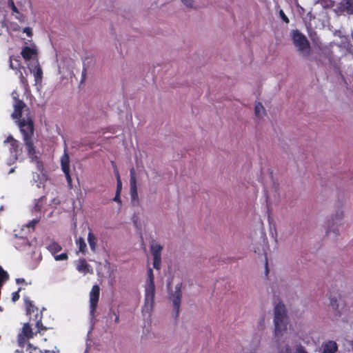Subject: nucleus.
<instances>
[{
  "label": "nucleus",
  "instance_id": "nucleus-19",
  "mask_svg": "<svg viewBox=\"0 0 353 353\" xmlns=\"http://www.w3.org/2000/svg\"><path fill=\"white\" fill-rule=\"evenodd\" d=\"M279 353H292V349L289 345H285L284 347L279 351ZM294 353H308L305 347L302 345L296 347Z\"/></svg>",
  "mask_w": 353,
  "mask_h": 353
},
{
  "label": "nucleus",
  "instance_id": "nucleus-2",
  "mask_svg": "<svg viewBox=\"0 0 353 353\" xmlns=\"http://www.w3.org/2000/svg\"><path fill=\"white\" fill-rule=\"evenodd\" d=\"M274 337L279 342L287 330L288 316L285 307L282 303H279L274 307Z\"/></svg>",
  "mask_w": 353,
  "mask_h": 353
},
{
  "label": "nucleus",
  "instance_id": "nucleus-3",
  "mask_svg": "<svg viewBox=\"0 0 353 353\" xmlns=\"http://www.w3.org/2000/svg\"><path fill=\"white\" fill-rule=\"evenodd\" d=\"M23 300L26 304V314L30 315V321L35 322L36 332L41 334L43 331H46L47 328L42 323V312H39V308L33 304L29 297L25 296Z\"/></svg>",
  "mask_w": 353,
  "mask_h": 353
},
{
  "label": "nucleus",
  "instance_id": "nucleus-21",
  "mask_svg": "<svg viewBox=\"0 0 353 353\" xmlns=\"http://www.w3.org/2000/svg\"><path fill=\"white\" fill-rule=\"evenodd\" d=\"M46 196H42L40 198H39L38 199H36L34 206V210L36 212H41L44 204L46 203Z\"/></svg>",
  "mask_w": 353,
  "mask_h": 353
},
{
  "label": "nucleus",
  "instance_id": "nucleus-42",
  "mask_svg": "<svg viewBox=\"0 0 353 353\" xmlns=\"http://www.w3.org/2000/svg\"><path fill=\"white\" fill-rule=\"evenodd\" d=\"M41 353H56L53 350H44V352H41L40 351ZM30 353H32V352H30Z\"/></svg>",
  "mask_w": 353,
  "mask_h": 353
},
{
  "label": "nucleus",
  "instance_id": "nucleus-45",
  "mask_svg": "<svg viewBox=\"0 0 353 353\" xmlns=\"http://www.w3.org/2000/svg\"><path fill=\"white\" fill-rule=\"evenodd\" d=\"M112 316H114V314H111V315H110V317H112Z\"/></svg>",
  "mask_w": 353,
  "mask_h": 353
},
{
  "label": "nucleus",
  "instance_id": "nucleus-39",
  "mask_svg": "<svg viewBox=\"0 0 353 353\" xmlns=\"http://www.w3.org/2000/svg\"><path fill=\"white\" fill-rule=\"evenodd\" d=\"M16 283L17 284H21V283H26L27 284V283L26 282L25 279L23 278H18V279H16Z\"/></svg>",
  "mask_w": 353,
  "mask_h": 353
},
{
  "label": "nucleus",
  "instance_id": "nucleus-27",
  "mask_svg": "<svg viewBox=\"0 0 353 353\" xmlns=\"http://www.w3.org/2000/svg\"><path fill=\"white\" fill-rule=\"evenodd\" d=\"M329 299L330 300V305L333 307L334 310H337L339 307V305L337 304V299L336 297H332L330 295Z\"/></svg>",
  "mask_w": 353,
  "mask_h": 353
},
{
  "label": "nucleus",
  "instance_id": "nucleus-22",
  "mask_svg": "<svg viewBox=\"0 0 353 353\" xmlns=\"http://www.w3.org/2000/svg\"><path fill=\"white\" fill-rule=\"evenodd\" d=\"M76 244L79 248V251L83 254H85L87 251V245L82 237H79L76 240Z\"/></svg>",
  "mask_w": 353,
  "mask_h": 353
},
{
  "label": "nucleus",
  "instance_id": "nucleus-33",
  "mask_svg": "<svg viewBox=\"0 0 353 353\" xmlns=\"http://www.w3.org/2000/svg\"><path fill=\"white\" fill-rule=\"evenodd\" d=\"M114 314V322L116 323H119V316L117 314L114 310H111L109 312V315Z\"/></svg>",
  "mask_w": 353,
  "mask_h": 353
},
{
  "label": "nucleus",
  "instance_id": "nucleus-26",
  "mask_svg": "<svg viewBox=\"0 0 353 353\" xmlns=\"http://www.w3.org/2000/svg\"><path fill=\"white\" fill-rule=\"evenodd\" d=\"M22 290H23V288H21V287H20V288H18V290H17V291H16V292H13V293L12 294V301L13 302H16L17 301H18V300L19 299V298H20L19 292H20Z\"/></svg>",
  "mask_w": 353,
  "mask_h": 353
},
{
  "label": "nucleus",
  "instance_id": "nucleus-32",
  "mask_svg": "<svg viewBox=\"0 0 353 353\" xmlns=\"http://www.w3.org/2000/svg\"><path fill=\"white\" fill-rule=\"evenodd\" d=\"M112 166L114 168V173H115L116 178H117V181L118 179H121L120 174H119V171L117 170L116 163L114 161H112Z\"/></svg>",
  "mask_w": 353,
  "mask_h": 353
},
{
  "label": "nucleus",
  "instance_id": "nucleus-4",
  "mask_svg": "<svg viewBox=\"0 0 353 353\" xmlns=\"http://www.w3.org/2000/svg\"><path fill=\"white\" fill-rule=\"evenodd\" d=\"M292 39L294 45L304 56L307 57L310 53V45L306 37L298 30L292 31Z\"/></svg>",
  "mask_w": 353,
  "mask_h": 353
},
{
  "label": "nucleus",
  "instance_id": "nucleus-11",
  "mask_svg": "<svg viewBox=\"0 0 353 353\" xmlns=\"http://www.w3.org/2000/svg\"><path fill=\"white\" fill-rule=\"evenodd\" d=\"M155 293L154 283H148L145 292V305L152 307Z\"/></svg>",
  "mask_w": 353,
  "mask_h": 353
},
{
  "label": "nucleus",
  "instance_id": "nucleus-8",
  "mask_svg": "<svg viewBox=\"0 0 353 353\" xmlns=\"http://www.w3.org/2000/svg\"><path fill=\"white\" fill-rule=\"evenodd\" d=\"M182 283H179L175 286V290L172 292L169 296L170 299L172 301L173 309L175 312V317L177 318L179 314V310L181 306V301L182 298L181 292Z\"/></svg>",
  "mask_w": 353,
  "mask_h": 353
},
{
  "label": "nucleus",
  "instance_id": "nucleus-10",
  "mask_svg": "<svg viewBox=\"0 0 353 353\" xmlns=\"http://www.w3.org/2000/svg\"><path fill=\"white\" fill-rule=\"evenodd\" d=\"M60 161L61 170L65 176L68 185L70 188H72V178L70 170V157L65 151L61 157Z\"/></svg>",
  "mask_w": 353,
  "mask_h": 353
},
{
  "label": "nucleus",
  "instance_id": "nucleus-43",
  "mask_svg": "<svg viewBox=\"0 0 353 353\" xmlns=\"http://www.w3.org/2000/svg\"><path fill=\"white\" fill-rule=\"evenodd\" d=\"M85 72H86V70L85 69H83V72H82V76L84 77L85 75Z\"/></svg>",
  "mask_w": 353,
  "mask_h": 353
},
{
  "label": "nucleus",
  "instance_id": "nucleus-23",
  "mask_svg": "<svg viewBox=\"0 0 353 353\" xmlns=\"http://www.w3.org/2000/svg\"><path fill=\"white\" fill-rule=\"evenodd\" d=\"M5 143H10L13 149L18 148V141L14 139L12 136H8L4 141Z\"/></svg>",
  "mask_w": 353,
  "mask_h": 353
},
{
  "label": "nucleus",
  "instance_id": "nucleus-1",
  "mask_svg": "<svg viewBox=\"0 0 353 353\" xmlns=\"http://www.w3.org/2000/svg\"><path fill=\"white\" fill-rule=\"evenodd\" d=\"M13 99L14 111L11 117L20 130L28 155L32 159H37L32 139L34 133L33 115L30 108L22 100L16 97H13Z\"/></svg>",
  "mask_w": 353,
  "mask_h": 353
},
{
  "label": "nucleus",
  "instance_id": "nucleus-36",
  "mask_svg": "<svg viewBox=\"0 0 353 353\" xmlns=\"http://www.w3.org/2000/svg\"><path fill=\"white\" fill-rule=\"evenodd\" d=\"M347 9L351 12L353 13V0H349L347 2Z\"/></svg>",
  "mask_w": 353,
  "mask_h": 353
},
{
  "label": "nucleus",
  "instance_id": "nucleus-34",
  "mask_svg": "<svg viewBox=\"0 0 353 353\" xmlns=\"http://www.w3.org/2000/svg\"><path fill=\"white\" fill-rule=\"evenodd\" d=\"M184 5L187 7L192 8L194 0H181Z\"/></svg>",
  "mask_w": 353,
  "mask_h": 353
},
{
  "label": "nucleus",
  "instance_id": "nucleus-37",
  "mask_svg": "<svg viewBox=\"0 0 353 353\" xmlns=\"http://www.w3.org/2000/svg\"><path fill=\"white\" fill-rule=\"evenodd\" d=\"M23 32H25L27 36L32 37V29L29 27H26L23 29Z\"/></svg>",
  "mask_w": 353,
  "mask_h": 353
},
{
  "label": "nucleus",
  "instance_id": "nucleus-14",
  "mask_svg": "<svg viewBox=\"0 0 353 353\" xmlns=\"http://www.w3.org/2000/svg\"><path fill=\"white\" fill-rule=\"evenodd\" d=\"M321 353H336L338 350V345L334 341H327L321 345Z\"/></svg>",
  "mask_w": 353,
  "mask_h": 353
},
{
  "label": "nucleus",
  "instance_id": "nucleus-20",
  "mask_svg": "<svg viewBox=\"0 0 353 353\" xmlns=\"http://www.w3.org/2000/svg\"><path fill=\"white\" fill-rule=\"evenodd\" d=\"M47 249L53 256H54L57 252L62 250V247L57 242L52 241L48 245Z\"/></svg>",
  "mask_w": 353,
  "mask_h": 353
},
{
  "label": "nucleus",
  "instance_id": "nucleus-25",
  "mask_svg": "<svg viewBox=\"0 0 353 353\" xmlns=\"http://www.w3.org/2000/svg\"><path fill=\"white\" fill-rule=\"evenodd\" d=\"M148 283H154V274L152 268L148 269Z\"/></svg>",
  "mask_w": 353,
  "mask_h": 353
},
{
  "label": "nucleus",
  "instance_id": "nucleus-18",
  "mask_svg": "<svg viewBox=\"0 0 353 353\" xmlns=\"http://www.w3.org/2000/svg\"><path fill=\"white\" fill-rule=\"evenodd\" d=\"M88 242L91 250L95 252L97 247V239L95 236V235L92 233L91 230H90V232H88Z\"/></svg>",
  "mask_w": 353,
  "mask_h": 353
},
{
  "label": "nucleus",
  "instance_id": "nucleus-38",
  "mask_svg": "<svg viewBox=\"0 0 353 353\" xmlns=\"http://www.w3.org/2000/svg\"><path fill=\"white\" fill-rule=\"evenodd\" d=\"M120 194H121V193L116 192V194H115V196L113 199V201H116V202H117L119 203H121V198H120Z\"/></svg>",
  "mask_w": 353,
  "mask_h": 353
},
{
  "label": "nucleus",
  "instance_id": "nucleus-16",
  "mask_svg": "<svg viewBox=\"0 0 353 353\" xmlns=\"http://www.w3.org/2000/svg\"><path fill=\"white\" fill-rule=\"evenodd\" d=\"M37 50L34 48H30L26 46L22 48L21 54L26 61H29L32 59L34 55H37Z\"/></svg>",
  "mask_w": 353,
  "mask_h": 353
},
{
  "label": "nucleus",
  "instance_id": "nucleus-29",
  "mask_svg": "<svg viewBox=\"0 0 353 353\" xmlns=\"http://www.w3.org/2000/svg\"><path fill=\"white\" fill-rule=\"evenodd\" d=\"M19 57L15 58L14 60L17 62V64L16 65H14L12 62V57H10V66L12 69H17L20 66V62L18 59Z\"/></svg>",
  "mask_w": 353,
  "mask_h": 353
},
{
  "label": "nucleus",
  "instance_id": "nucleus-41",
  "mask_svg": "<svg viewBox=\"0 0 353 353\" xmlns=\"http://www.w3.org/2000/svg\"><path fill=\"white\" fill-rule=\"evenodd\" d=\"M21 80L23 84H27V80L24 78L22 73H21Z\"/></svg>",
  "mask_w": 353,
  "mask_h": 353
},
{
  "label": "nucleus",
  "instance_id": "nucleus-40",
  "mask_svg": "<svg viewBox=\"0 0 353 353\" xmlns=\"http://www.w3.org/2000/svg\"><path fill=\"white\" fill-rule=\"evenodd\" d=\"M268 272H269V268H268V259L265 257V274L268 275Z\"/></svg>",
  "mask_w": 353,
  "mask_h": 353
},
{
  "label": "nucleus",
  "instance_id": "nucleus-17",
  "mask_svg": "<svg viewBox=\"0 0 353 353\" xmlns=\"http://www.w3.org/2000/svg\"><path fill=\"white\" fill-rule=\"evenodd\" d=\"M8 6L11 9L12 13L17 14L15 15L16 19H17L20 21H22L24 20V19H25L24 15L22 14L21 13H20L19 9L15 6L13 0H8Z\"/></svg>",
  "mask_w": 353,
  "mask_h": 353
},
{
  "label": "nucleus",
  "instance_id": "nucleus-31",
  "mask_svg": "<svg viewBox=\"0 0 353 353\" xmlns=\"http://www.w3.org/2000/svg\"><path fill=\"white\" fill-rule=\"evenodd\" d=\"M122 189V182L121 179L117 181V190L116 192L121 193Z\"/></svg>",
  "mask_w": 353,
  "mask_h": 353
},
{
  "label": "nucleus",
  "instance_id": "nucleus-15",
  "mask_svg": "<svg viewBox=\"0 0 353 353\" xmlns=\"http://www.w3.org/2000/svg\"><path fill=\"white\" fill-rule=\"evenodd\" d=\"M77 270L83 274H86L87 273H93L92 268L87 263L85 259H81L79 260V263L77 265Z\"/></svg>",
  "mask_w": 353,
  "mask_h": 353
},
{
  "label": "nucleus",
  "instance_id": "nucleus-24",
  "mask_svg": "<svg viewBox=\"0 0 353 353\" xmlns=\"http://www.w3.org/2000/svg\"><path fill=\"white\" fill-rule=\"evenodd\" d=\"M264 110L265 109L261 103L259 102L255 105L254 112L256 117H259L261 114V112Z\"/></svg>",
  "mask_w": 353,
  "mask_h": 353
},
{
  "label": "nucleus",
  "instance_id": "nucleus-9",
  "mask_svg": "<svg viewBox=\"0 0 353 353\" xmlns=\"http://www.w3.org/2000/svg\"><path fill=\"white\" fill-rule=\"evenodd\" d=\"M99 296L100 288L97 284H95L92 286L90 292V314L92 317L94 316L99 300Z\"/></svg>",
  "mask_w": 353,
  "mask_h": 353
},
{
  "label": "nucleus",
  "instance_id": "nucleus-7",
  "mask_svg": "<svg viewBox=\"0 0 353 353\" xmlns=\"http://www.w3.org/2000/svg\"><path fill=\"white\" fill-rule=\"evenodd\" d=\"M33 325H35V322L30 321V319L29 320V322L23 324L21 331L18 335L19 343H23L26 341L33 338L34 336L38 333L36 332V331H33L32 327Z\"/></svg>",
  "mask_w": 353,
  "mask_h": 353
},
{
  "label": "nucleus",
  "instance_id": "nucleus-6",
  "mask_svg": "<svg viewBox=\"0 0 353 353\" xmlns=\"http://www.w3.org/2000/svg\"><path fill=\"white\" fill-rule=\"evenodd\" d=\"M163 246L159 244L155 240H152L150 243V252L153 256V268L156 270H160L161 266V252Z\"/></svg>",
  "mask_w": 353,
  "mask_h": 353
},
{
  "label": "nucleus",
  "instance_id": "nucleus-30",
  "mask_svg": "<svg viewBox=\"0 0 353 353\" xmlns=\"http://www.w3.org/2000/svg\"><path fill=\"white\" fill-rule=\"evenodd\" d=\"M279 14H280L281 18L282 19V20L284 22H285L286 23H289L288 17L285 14L284 12L282 10H280Z\"/></svg>",
  "mask_w": 353,
  "mask_h": 353
},
{
  "label": "nucleus",
  "instance_id": "nucleus-28",
  "mask_svg": "<svg viewBox=\"0 0 353 353\" xmlns=\"http://www.w3.org/2000/svg\"><path fill=\"white\" fill-rule=\"evenodd\" d=\"M54 258L56 261H64L68 259L67 253H62L61 254H55Z\"/></svg>",
  "mask_w": 353,
  "mask_h": 353
},
{
  "label": "nucleus",
  "instance_id": "nucleus-12",
  "mask_svg": "<svg viewBox=\"0 0 353 353\" xmlns=\"http://www.w3.org/2000/svg\"><path fill=\"white\" fill-rule=\"evenodd\" d=\"M343 212L341 211L340 212H337L336 214V220L334 219H332V223L328 225L327 230H326V234L327 236L330 235L331 233H333L334 237L337 236L339 234V230L336 228H334V224H337L339 222L341 221L343 217Z\"/></svg>",
  "mask_w": 353,
  "mask_h": 353
},
{
  "label": "nucleus",
  "instance_id": "nucleus-5",
  "mask_svg": "<svg viewBox=\"0 0 353 353\" xmlns=\"http://www.w3.org/2000/svg\"><path fill=\"white\" fill-rule=\"evenodd\" d=\"M130 193L132 205L139 206L140 203L137 192L136 172L134 167L130 170Z\"/></svg>",
  "mask_w": 353,
  "mask_h": 353
},
{
  "label": "nucleus",
  "instance_id": "nucleus-44",
  "mask_svg": "<svg viewBox=\"0 0 353 353\" xmlns=\"http://www.w3.org/2000/svg\"><path fill=\"white\" fill-rule=\"evenodd\" d=\"M332 219H334L336 220V216L332 218V220H329V222H332ZM332 223H330L329 224H332Z\"/></svg>",
  "mask_w": 353,
  "mask_h": 353
},
{
  "label": "nucleus",
  "instance_id": "nucleus-35",
  "mask_svg": "<svg viewBox=\"0 0 353 353\" xmlns=\"http://www.w3.org/2000/svg\"><path fill=\"white\" fill-rule=\"evenodd\" d=\"M39 222V220L37 219H33L32 221H31L30 222H29L27 225V227L28 228H34V226L36 225V224Z\"/></svg>",
  "mask_w": 353,
  "mask_h": 353
},
{
  "label": "nucleus",
  "instance_id": "nucleus-13",
  "mask_svg": "<svg viewBox=\"0 0 353 353\" xmlns=\"http://www.w3.org/2000/svg\"><path fill=\"white\" fill-rule=\"evenodd\" d=\"M29 70L31 72H33L35 82H41L43 77V71L37 59L34 65L29 66Z\"/></svg>",
  "mask_w": 353,
  "mask_h": 353
}]
</instances>
